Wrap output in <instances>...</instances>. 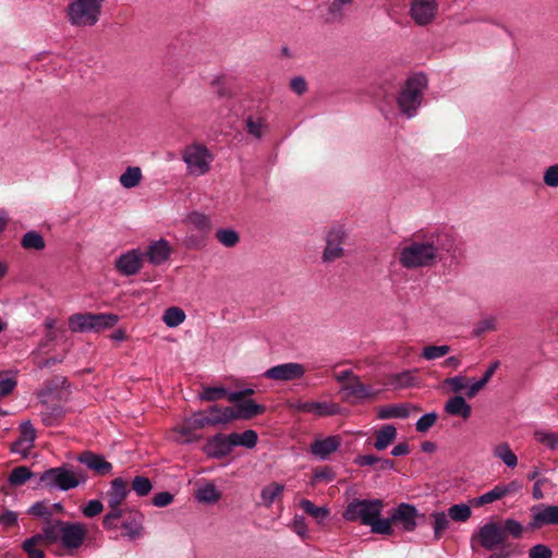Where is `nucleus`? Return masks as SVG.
<instances>
[{
  "label": "nucleus",
  "mask_w": 558,
  "mask_h": 558,
  "mask_svg": "<svg viewBox=\"0 0 558 558\" xmlns=\"http://www.w3.org/2000/svg\"><path fill=\"white\" fill-rule=\"evenodd\" d=\"M216 238L226 247H234L240 241L238 232L232 229L218 230L216 232Z\"/></svg>",
  "instance_id": "52"
},
{
  "label": "nucleus",
  "mask_w": 558,
  "mask_h": 558,
  "mask_svg": "<svg viewBox=\"0 0 558 558\" xmlns=\"http://www.w3.org/2000/svg\"><path fill=\"white\" fill-rule=\"evenodd\" d=\"M245 125L246 131L257 138L262 137L264 131L267 129L265 119L259 116H248L245 120Z\"/></svg>",
  "instance_id": "44"
},
{
  "label": "nucleus",
  "mask_w": 558,
  "mask_h": 558,
  "mask_svg": "<svg viewBox=\"0 0 558 558\" xmlns=\"http://www.w3.org/2000/svg\"><path fill=\"white\" fill-rule=\"evenodd\" d=\"M106 0H70L65 13L69 23L75 27L95 26L102 13Z\"/></svg>",
  "instance_id": "2"
},
{
  "label": "nucleus",
  "mask_w": 558,
  "mask_h": 558,
  "mask_svg": "<svg viewBox=\"0 0 558 558\" xmlns=\"http://www.w3.org/2000/svg\"><path fill=\"white\" fill-rule=\"evenodd\" d=\"M151 483L148 477L145 476H135L132 482V489L136 493L137 496H146L151 490Z\"/></svg>",
  "instance_id": "56"
},
{
  "label": "nucleus",
  "mask_w": 558,
  "mask_h": 558,
  "mask_svg": "<svg viewBox=\"0 0 558 558\" xmlns=\"http://www.w3.org/2000/svg\"><path fill=\"white\" fill-rule=\"evenodd\" d=\"M227 389L222 386L220 387H203L202 392L199 393V399L202 401L215 402L226 398Z\"/></svg>",
  "instance_id": "49"
},
{
  "label": "nucleus",
  "mask_w": 558,
  "mask_h": 558,
  "mask_svg": "<svg viewBox=\"0 0 558 558\" xmlns=\"http://www.w3.org/2000/svg\"><path fill=\"white\" fill-rule=\"evenodd\" d=\"M551 557H553V550L544 544L534 545L529 549V558H551Z\"/></svg>",
  "instance_id": "63"
},
{
  "label": "nucleus",
  "mask_w": 558,
  "mask_h": 558,
  "mask_svg": "<svg viewBox=\"0 0 558 558\" xmlns=\"http://www.w3.org/2000/svg\"><path fill=\"white\" fill-rule=\"evenodd\" d=\"M142 521L143 515L140 512L130 511L121 524V527L125 531L124 535L131 539L138 537L143 529Z\"/></svg>",
  "instance_id": "27"
},
{
  "label": "nucleus",
  "mask_w": 558,
  "mask_h": 558,
  "mask_svg": "<svg viewBox=\"0 0 558 558\" xmlns=\"http://www.w3.org/2000/svg\"><path fill=\"white\" fill-rule=\"evenodd\" d=\"M475 539L485 550H494L495 548H499V546L513 545L512 543L506 542L501 529L499 527V522L485 523L480 527L477 534L473 536L472 541Z\"/></svg>",
  "instance_id": "7"
},
{
  "label": "nucleus",
  "mask_w": 558,
  "mask_h": 558,
  "mask_svg": "<svg viewBox=\"0 0 558 558\" xmlns=\"http://www.w3.org/2000/svg\"><path fill=\"white\" fill-rule=\"evenodd\" d=\"M437 418L438 414L436 412L424 414L415 424L416 430L418 433H426L436 423Z\"/></svg>",
  "instance_id": "60"
},
{
  "label": "nucleus",
  "mask_w": 558,
  "mask_h": 558,
  "mask_svg": "<svg viewBox=\"0 0 558 558\" xmlns=\"http://www.w3.org/2000/svg\"><path fill=\"white\" fill-rule=\"evenodd\" d=\"M354 0H331L328 7V14L332 21L341 20L344 15L343 9L353 3Z\"/></svg>",
  "instance_id": "55"
},
{
  "label": "nucleus",
  "mask_w": 558,
  "mask_h": 558,
  "mask_svg": "<svg viewBox=\"0 0 558 558\" xmlns=\"http://www.w3.org/2000/svg\"><path fill=\"white\" fill-rule=\"evenodd\" d=\"M410 415V409L404 404L388 405L379 411V418L387 420L392 417L405 418Z\"/></svg>",
  "instance_id": "42"
},
{
  "label": "nucleus",
  "mask_w": 558,
  "mask_h": 558,
  "mask_svg": "<svg viewBox=\"0 0 558 558\" xmlns=\"http://www.w3.org/2000/svg\"><path fill=\"white\" fill-rule=\"evenodd\" d=\"M233 449V445L230 442V435L216 434L210 437L204 446V452L215 459H221L227 457Z\"/></svg>",
  "instance_id": "17"
},
{
  "label": "nucleus",
  "mask_w": 558,
  "mask_h": 558,
  "mask_svg": "<svg viewBox=\"0 0 558 558\" xmlns=\"http://www.w3.org/2000/svg\"><path fill=\"white\" fill-rule=\"evenodd\" d=\"M65 523L66 521L62 520H46L41 527V533H38L37 535H39L43 543L47 545L61 542V534L63 533Z\"/></svg>",
  "instance_id": "22"
},
{
  "label": "nucleus",
  "mask_w": 558,
  "mask_h": 558,
  "mask_svg": "<svg viewBox=\"0 0 558 558\" xmlns=\"http://www.w3.org/2000/svg\"><path fill=\"white\" fill-rule=\"evenodd\" d=\"M185 317L183 310L173 306L165 311L162 319L168 327H177L184 322Z\"/></svg>",
  "instance_id": "47"
},
{
  "label": "nucleus",
  "mask_w": 558,
  "mask_h": 558,
  "mask_svg": "<svg viewBox=\"0 0 558 558\" xmlns=\"http://www.w3.org/2000/svg\"><path fill=\"white\" fill-rule=\"evenodd\" d=\"M344 236V231L339 227L332 228L328 232L326 236V247L323 253L324 262L330 263L343 256L342 243Z\"/></svg>",
  "instance_id": "13"
},
{
  "label": "nucleus",
  "mask_w": 558,
  "mask_h": 558,
  "mask_svg": "<svg viewBox=\"0 0 558 558\" xmlns=\"http://www.w3.org/2000/svg\"><path fill=\"white\" fill-rule=\"evenodd\" d=\"M392 523H393V521L391 520V517L387 518V519H383V518H380V515H378V517H375L372 520V523L368 524L367 526H371V530L373 533L381 534V535H391L393 533V529L391 526Z\"/></svg>",
  "instance_id": "46"
},
{
  "label": "nucleus",
  "mask_w": 558,
  "mask_h": 558,
  "mask_svg": "<svg viewBox=\"0 0 558 558\" xmlns=\"http://www.w3.org/2000/svg\"><path fill=\"white\" fill-rule=\"evenodd\" d=\"M93 313L74 314L69 318V327L74 332L90 331Z\"/></svg>",
  "instance_id": "31"
},
{
  "label": "nucleus",
  "mask_w": 558,
  "mask_h": 558,
  "mask_svg": "<svg viewBox=\"0 0 558 558\" xmlns=\"http://www.w3.org/2000/svg\"><path fill=\"white\" fill-rule=\"evenodd\" d=\"M427 83V77L423 73L410 76L398 96V105H421Z\"/></svg>",
  "instance_id": "6"
},
{
  "label": "nucleus",
  "mask_w": 558,
  "mask_h": 558,
  "mask_svg": "<svg viewBox=\"0 0 558 558\" xmlns=\"http://www.w3.org/2000/svg\"><path fill=\"white\" fill-rule=\"evenodd\" d=\"M77 461L99 476L110 474L113 469L112 463L108 462L101 454L88 450L80 453Z\"/></svg>",
  "instance_id": "16"
},
{
  "label": "nucleus",
  "mask_w": 558,
  "mask_h": 558,
  "mask_svg": "<svg viewBox=\"0 0 558 558\" xmlns=\"http://www.w3.org/2000/svg\"><path fill=\"white\" fill-rule=\"evenodd\" d=\"M207 426L210 425L207 418V411L204 410L195 412L191 416L186 417L183 423L175 428V432L184 437V441L191 442L199 438V436L196 435V432Z\"/></svg>",
  "instance_id": "9"
},
{
  "label": "nucleus",
  "mask_w": 558,
  "mask_h": 558,
  "mask_svg": "<svg viewBox=\"0 0 558 558\" xmlns=\"http://www.w3.org/2000/svg\"><path fill=\"white\" fill-rule=\"evenodd\" d=\"M305 373L306 368L303 364L288 362L268 368L264 377L276 381H292L302 378Z\"/></svg>",
  "instance_id": "8"
},
{
  "label": "nucleus",
  "mask_w": 558,
  "mask_h": 558,
  "mask_svg": "<svg viewBox=\"0 0 558 558\" xmlns=\"http://www.w3.org/2000/svg\"><path fill=\"white\" fill-rule=\"evenodd\" d=\"M207 418L210 426L228 424L234 421L232 408H221L217 404L210 405L207 410Z\"/></svg>",
  "instance_id": "24"
},
{
  "label": "nucleus",
  "mask_w": 558,
  "mask_h": 558,
  "mask_svg": "<svg viewBox=\"0 0 558 558\" xmlns=\"http://www.w3.org/2000/svg\"><path fill=\"white\" fill-rule=\"evenodd\" d=\"M211 88L219 99H230L233 95L231 78L226 75L215 77L211 81Z\"/></svg>",
  "instance_id": "34"
},
{
  "label": "nucleus",
  "mask_w": 558,
  "mask_h": 558,
  "mask_svg": "<svg viewBox=\"0 0 558 558\" xmlns=\"http://www.w3.org/2000/svg\"><path fill=\"white\" fill-rule=\"evenodd\" d=\"M448 514L445 512H434L432 513V518L434 519L433 529L434 536L436 539L441 538L445 531L449 527L450 521L448 519Z\"/></svg>",
  "instance_id": "48"
},
{
  "label": "nucleus",
  "mask_w": 558,
  "mask_h": 558,
  "mask_svg": "<svg viewBox=\"0 0 558 558\" xmlns=\"http://www.w3.org/2000/svg\"><path fill=\"white\" fill-rule=\"evenodd\" d=\"M21 434H20V439L22 441H24L25 444H27V448H32L33 447V444L36 439V430L33 426V424L27 421V422H24L21 424Z\"/></svg>",
  "instance_id": "57"
},
{
  "label": "nucleus",
  "mask_w": 558,
  "mask_h": 558,
  "mask_svg": "<svg viewBox=\"0 0 558 558\" xmlns=\"http://www.w3.org/2000/svg\"><path fill=\"white\" fill-rule=\"evenodd\" d=\"M471 514V508L465 504L453 505L448 509V515L450 519L457 522L468 521Z\"/></svg>",
  "instance_id": "50"
},
{
  "label": "nucleus",
  "mask_w": 558,
  "mask_h": 558,
  "mask_svg": "<svg viewBox=\"0 0 558 558\" xmlns=\"http://www.w3.org/2000/svg\"><path fill=\"white\" fill-rule=\"evenodd\" d=\"M187 221L198 230H207L210 228L209 218L197 211L191 213L187 217Z\"/></svg>",
  "instance_id": "59"
},
{
  "label": "nucleus",
  "mask_w": 558,
  "mask_h": 558,
  "mask_svg": "<svg viewBox=\"0 0 558 558\" xmlns=\"http://www.w3.org/2000/svg\"><path fill=\"white\" fill-rule=\"evenodd\" d=\"M543 181L549 187H558V165H553L544 171Z\"/></svg>",
  "instance_id": "62"
},
{
  "label": "nucleus",
  "mask_w": 558,
  "mask_h": 558,
  "mask_svg": "<svg viewBox=\"0 0 558 558\" xmlns=\"http://www.w3.org/2000/svg\"><path fill=\"white\" fill-rule=\"evenodd\" d=\"M300 507L306 514L313 517L317 522H323L330 513L329 509L325 507H317L308 499L301 500Z\"/></svg>",
  "instance_id": "36"
},
{
  "label": "nucleus",
  "mask_w": 558,
  "mask_h": 558,
  "mask_svg": "<svg viewBox=\"0 0 558 558\" xmlns=\"http://www.w3.org/2000/svg\"><path fill=\"white\" fill-rule=\"evenodd\" d=\"M341 446V437L340 436H328L323 439H316L311 444V452L325 460L332 452L337 451Z\"/></svg>",
  "instance_id": "21"
},
{
  "label": "nucleus",
  "mask_w": 558,
  "mask_h": 558,
  "mask_svg": "<svg viewBox=\"0 0 558 558\" xmlns=\"http://www.w3.org/2000/svg\"><path fill=\"white\" fill-rule=\"evenodd\" d=\"M143 259V254L138 250H131L116 260V268L123 276H133L142 269Z\"/></svg>",
  "instance_id": "15"
},
{
  "label": "nucleus",
  "mask_w": 558,
  "mask_h": 558,
  "mask_svg": "<svg viewBox=\"0 0 558 558\" xmlns=\"http://www.w3.org/2000/svg\"><path fill=\"white\" fill-rule=\"evenodd\" d=\"M21 246L24 250L41 251L46 247V242L39 232L28 231L22 236Z\"/></svg>",
  "instance_id": "35"
},
{
  "label": "nucleus",
  "mask_w": 558,
  "mask_h": 558,
  "mask_svg": "<svg viewBox=\"0 0 558 558\" xmlns=\"http://www.w3.org/2000/svg\"><path fill=\"white\" fill-rule=\"evenodd\" d=\"M86 481L87 476L83 470H70L65 465L48 469L39 476V483L46 488H59L64 492L75 488Z\"/></svg>",
  "instance_id": "3"
},
{
  "label": "nucleus",
  "mask_w": 558,
  "mask_h": 558,
  "mask_svg": "<svg viewBox=\"0 0 558 558\" xmlns=\"http://www.w3.org/2000/svg\"><path fill=\"white\" fill-rule=\"evenodd\" d=\"M171 252L172 248L170 247L169 242L165 239H160L151 242L147 246V250L142 254L150 264L158 266L170 257Z\"/></svg>",
  "instance_id": "18"
},
{
  "label": "nucleus",
  "mask_w": 558,
  "mask_h": 558,
  "mask_svg": "<svg viewBox=\"0 0 558 558\" xmlns=\"http://www.w3.org/2000/svg\"><path fill=\"white\" fill-rule=\"evenodd\" d=\"M129 494L130 488L126 481L121 477H117L111 482V487L107 493L108 502L122 505Z\"/></svg>",
  "instance_id": "26"
},
{
  "label": "nucleus",
  "mask_w": 558,
  "mask_h": 558,
  "mask_svg": "<svg viewBox=\"0 0 558 558\" xmlns=\"http://www.w3.org/2000/svg\"><path fill=\"white\" fill-rule=\"evenodd\" d=\"M266 408L262 404H257L254 400L247 399L242 403L238 404V409L232 408L234 421L235 420H251L265 413Z\"/></svg>",
  "instance_id": "23"
},
{
  "label": "nucleus",
  "mask_w": 558,
  "mask_h": 558,
  "mask_svg": "<svg viewBox=\"0 0 558 558\" xmlns=\"http://www.w3.org/2000/svg\"><path fill=\"white\" fill-rule=\"evenodd\" d=\"M104 510V505L98 499L89 500L83 508L82 512L86 518H94L100 514Z\"/></svg>",
  "instance_id": "61"
},
{
  "label": "nucleus",
  "mask_w": 558,
  "mask_h": 558,
  "mask_svg": "<svg viewBox=\"0 0 558 558\" xmlns=\"http://www.w3.org/2000/svg\"><path fill=\"white\" fill-rule=\"evenodd\" d=\"M284 492V485L278 482H272L263 487L260 492L262 505L270 508L271 505L279 500Z\"/></svg>",
  "instance_id": "29"
},
{
  "label": "nucleus",
  "mask_w": 558,
  "mask_h": 558,
  "mask_svg": "<svg viewBox=\"0 0 558 558\" xmlns=\"http://www.w3.org/2000/svg\"><path fill=\"white\" fill-rule=\"evenodd\" d=\"M489 551L490 554L486 558H512L520 553L517 545L499 546V548Z\"/></svg>",
  "instance_id": "58"
},
{
  "label": "nucleus",
  "mask_w": 558,
  "mask_h": 558,
  "mask_svg": "<svg viewBox=\"0 0 558 558\" xmlns=\"http://www.w3.org/2000/svg\"><path fill=\"white\" fill-rule=\"evenodd\" d=\"M414 371H403L401 373L392 374L388 377L387 384L395 389H403L416 385V377Z\"/></svg>",
  "instance_id": "30"
},
{
  "label": "nucleus",
  "mask_w": 558,
  "mask_h": 558,
  "mask_svg": "<svg viewBox=\"0 0 558 558\" xmlns=\"http://www.w3.org/2000/svg\"><path fill=\"white\" fill-rule=\"evenodd\" d=\"M28 514L43 518L46 520H50L52 517V507L46 500L35 502L29 509Z\"/></svg>",
  "instance_id": "53"
},
{
  "label": "nucleus",
  "mask_w": 558,
  "mask_h": 558,
  "mask_svg": "<svg viewBox=\"0 0 558 558\" xmlns=\"http://www.w3.org/2000/svg\"><path fill=\"white\" fill-rule=\"evenodd\" d=\"M195 497L201 502L211 504L218 501L221 494L213 483H208L196 490Z\"/></svg>",
  "instance_id": "40"
},
{
  "label": "nucleus",
  "mask_w": 558,
  "mask_h": 558,
  "mask_svg": "<svg viewBox=\"0 0 558 558\" xmlns=\"http://www.w3.org/2000/svg\"><path fill=\"white\" fill-rule=\"evenodd\" d=\"M535 439L550 450H558V433L538 430Z\"/></svg>",
  "instance_id": "54"
},
{
  "label": "nucleus",
  "mask_w": 558,
  "mask_h": 558,
  "mask_svg": "<svg viewBox=\"0 0 558 558\" xmlns=\"http://www.w3.org/2000/svg\"><path fill=\"white\" fill-rule=\"evenodd\" d=\"M448 235L416 232L407 240L399 252V263L407 269L430 267L437 263L439 252L451 248Z\"/></svg>",
  "instance_id": "1"
},
{
  "label": "nucleus",
  "mask_w": 558,
  "mask_h": 558,
  "mask_svg": "<svg viewBox=\"0 0 558 558\" xmlns=\"http://www.w3.org/2000/svg\"><path fill=\"white\" fill-rule=\"evenodd\" d=\"M438 3L436 0H412L410 15L420 26L430 24L436 17Z\"/></svg>",
  "instance_id": "10"
},
{
  "label": "nucleus",
  "mask_w": 558,
  "mask_h": 558,
  "mask_svg": "<svg viewBox=\"0 0 558 558\" xmlns=\"http://www.w3.org/2000/svg\"><path fill=\"white\" fill-rule=\"evenodd\" d=\"M34 473L27 466H16L9 474L8 482L13 487H19L24 485L29 478H32Z\"/></svg>",
  "instance_id": "37"
},
{
  "label": "nucleus",
  "mask_w": 558,
  "mask_h": 558,
  "mask_svg": "<svg viewBox=\"0 0 558 558\" xmlns=\"http://www.w3.org/2000/svg\"><path fill=\"white\" fill-rule=\"evenodd\" d=\"M258 440L257 433L253 429H246L242 434L231 433L230 434V442L235 446H243L245 448L252 449L256 446Z\"/></svg>",
  "instance_id": "32"
},
{
  "label": "nucleus",
  "mask_w": 558,
  "mask_h": 558,
  "mask_svg": "<svg viewBox=\"0 0 558 558\" xmlns=\"http://www.w3.org/2000/svg\"><path fill=\"white\" fill-rule=\"evenodd\" d=\"M290 408L298 412L313 413L317 416H331L339 412V405L332 402L298 401L291 403Z\"/></svg>",
  "instance_id": "14"
},
{
  "label": "nucleus",
  "mask_w": 558,
  "mask_h": 558,
  "mask_svg": "<svg viewBox=\"0 0 558 558\" xmlns=\"http://www.w3.org/2000/svg\"><path fill=\"white\" fill-rule=\"evenodd\" d=\"M86 535L87 530L83 523L66 521L61 534V544L65 549H77L83 545Z\"/></svg>",
  "instance_id": "12"
},
{
  "label": "nucleus",
  "mask_w": 558,
  "mask_h": 558,
  "mask_svg": "<svg viewBox=\"0 0 558 558\" xmlns=\"http://www.w3.org/2000/svg\"><path fill=\"white\" fill-rule=\"evenodd\" d=\"M417 510L414 506L409 504H400L391 514L393 523H401L405 531H413L416 527L415 518Z\"/></svg>",
  "instance_id": "20"
},
{
  "label": "nucleus",
  "mask_w": 558,
  "mask_h": 558,
  "mask_svg": "<svg viewBox=\"0 0 558 558\" xmlns=\"http://www.w3.org/2000/svg\"><path fill=\"white\" fill-rule=\"evenodd\" d=\"M108 512L102 518V526L107 530H112L118 527V520L121 519L125 509L122 508V505H116L108 502Z\"/></svg>",
  "instance_id": "33"
},
{
  "label": "nucleus",
  "mask_w": 558,
  "mask_h": 558,
  "mask_svg": "<svg viewBox=\"0 0 558 558\" xmlns=\"http://www.w3.org/2000/svg\"><path fill=\"white\" fill-rule=\"evenodd\" d=\"M384 506L381 499L355 498L348 504L342 515L347 521H360L363 525H368L375 517L381 514Z\"/></svg>",
  "instance_id": "4"
},
{
  "label": "nucleus",
  "mask_w": 558,
  "mask_h": 558,
  "mask_svg": "<svg viewBox=\"0 0 558 558\" xmlns=\"http://www.w3.org/2000/svg\"><path fill=\"white\" fill-rule=\"evenodd\" d=\"M499 527L506 541L508 536L520 538L524 531L523 525L514 519H506L504 522H499Z\"/></svg>",
  "instance_id": "41"
},
{
  "label": "nucleus",
  "mask_w": 558,
  "mask_h": 558,
  "mask_svg": "<svg viewBox=\"0 0 558 558\" xmlns=\"http://www.w3.org/2000/svg\"><path fill=\"white\" fill-rule=\"evenodd\" d=\"M213 159L210 151L202 144H192L183 153V160L191 172L197 175L205 174L209 170V163Z\"/></svg>",
  "instance_id": "5"
},
{
  "label": "nucleus",
  "mask_w": 558,
  "mask_h": 558,
  "mask_svg": "<svg viewBox=\"0 0 558 558\" xmlns=\"http://www.w3.org/2000/svg\"><path fill=\"white\" fill-rule=\"evenodd\" d=\"M142 171L138 167H129L120 177V183L126 189L135 187L140 184Z\"/></svg>",
  "instance_id": "43"
},
{
  "label": "nucleus",
  "mask_w": 558,
  "mask_h": 558,
  "mask_svg": "<svg viewBox=\"0 0 558 558\" xmlns=\"http://www.w3.org/2000/svg\"><path fill=\"white\" fill-rule=\"evenodd\" d=\"M397 438V428L393 425H384L375 433L374 447L381 451L391 445Z\"/></svg>",
  "instance_id": "28"
},
{
  "label": "nucleus",
  "mask_w": 558,
  "mask_h": 558,
  "mask_svg": "<svg viewBox=\"0 0 558 558\" xmlns=\"http://www.w3.org/2000/svg\"><path fill=\"white\" fill-rule=\"evenodd\" d=\"M531 511L533 513L527 529L535 531L545 525H558V506L539 505L534 506Z\"/></svg>",
  "instance_id": "11"
},
{
  "label": "nucleus",
  "mask_w": 558,
  "mask_h": 558,
  "mask_svg": "<svg viewBox=\"0 0 558 558\" xmlns=\"http://www.w3.org/2000/svg\"><path fill=\"white\" fill-rule=\"evenodd\" d=\"M0 525H2L5 529H11L13 526H16L17 525V513L12 510L4 509L2 511V513L0 514Z\"/></svg>",
  "instance_id": "64"
},
{
  "label": "nucleus",
  "mask_w": 558,
  "mask_h": 558,
  "mask_svg": "<svg viewBox=\"0 0 558 558\" xmlns=\"http://www.w3.org/2000/svg\"><path fill=\"white\" fill-rule=\"evenodd\" d=\"M445 411L454 416L468 420L471 416L472 408L461 396L450 398L445 404Z\"/></svg>",
  "instance_id": "25"
},
{
  "label": "nucleus",
  "mask_w": 558,
  "mask_h": 558,
  "mask_svg": "<svg viewBox=\"0 0 558 558\" xmlns=\"http://www.w3.org/2000/svg\"><path fill=\"white\" fill-rule=\"evenodd\" d=\"M119 320V317L114 314H93V326L92 330L99 332L104 329L113 327Z\"/></svg>",
  "instance_id": "38"
},
{
  "label": "nucleus",
  "mask_w": 558,
  "mask_h": 558,
  "mask_svg": "<svg viewBox=\"0 0 558 558\" xmlns=\"http://www.w3.org/2000/svg\"><path fill=\"white\" fill-rule=\"evenodd\" d=\"M451 351L449 345H426L424 347L421 356L427 361L436 360L447 355Z\"/></svg>",
  "instance_id": "51"
},
{
  "label": "nucleus",
  "mask_w": 558,
  "mask_h": 558,
  "mask_svg": "<svg viewBox=\"0 0 558 558\" xmlns=\"http://www.w3.org/2000/svg\"><path fill=\"white\" fill-rule=\"evenodd\" d=\"M494 454L508 468H514L518 464V458L507 442L498 445L494 450Z\"/></svg>",
  "instance_id": "39"
},
{
  "label": "nucleus",
  "mask_w": 558,
  "mask_h": 558,
  "mask_svg": "<svg viewBox=\"0 0 558 558\" xmlns=\"http://www.w3.org/2000/svg\"><path fill=\"white\" fill-rule=\"evenodd\" d=\"M341 390L345 392L347 399L352 397L356 400H374L377 397V392L369 386L363 384L359 376H355L351 381L343 384L341 386Z\"/></svg>",
  "instance_id": "19"
},
{
  "label": "nucleus",
  "mask_w": 558,
  "mask_h": 558,
  "mask_svg": "<svg viewBox=\"0 0 558 558\" xmlns=\"http://www.w3.org/2000/svg\"><path fill=\"white\" fill-rule=\"evenodd\" d=\"M41 543V537L35 534L23 542L22 548L27 554L28 558H45L44 550L36 548V546Z\"/></svg>",
  "instance_id": "45"
}]
</instances>
